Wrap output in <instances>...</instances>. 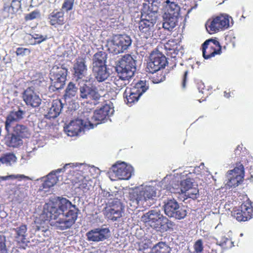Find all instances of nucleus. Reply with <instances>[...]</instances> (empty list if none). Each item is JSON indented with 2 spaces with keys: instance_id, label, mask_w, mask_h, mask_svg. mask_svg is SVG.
Instances as JSON below:
<instances>
[{
  "instance_id": "9b49d317",
  "label": "nucleus",
  "mask_w": 253,
  "mask_h": 253,
  "mask_svg": "<svg viewBox=\"0 0 253 253\" xmlns=\"http://www.w3.org/2000/svg\"><path fill=\"white\" fill-rule=\"evenodd\" d=\"M230 19L226 14H221L209 20L206 24V29L211 34L228 29L230 26Z\"/></svg>"
},
{
  "instance_id": "680f3d73",
  "label": "nucleus",
  "mask_w": 253,
  "mask_h": 253,
  "mask_svg": "<svg viewBox=\"0 0 253 253\" xmlns=\"http://www.w3.org/2000/svg\"><path fill=\"white\" fill-rule=\"evenodd\" d=\"M224 96H225V97H227V98H229V97H230V95L229 94V93H227V92H226V91H224Z\"/></svg>"
},
{
  "instance_id": "6e6552de",
  "label": "nucleus",
  "mask_w": 253,
  "mask_h": 253,
  "mask_svg": "<svg viewBox=\"0 0 253 253\" xmlns=\"http://www.w3.org/2000/svg\"><path fill=\"white\" fill-rule=\"evenodd\" d=\"M131 38L127 35H117L108 42V50L110 53L118 54L127 50L131 45Z\"/></svg>"
},
{
  "instance_id": "7ed1b4c3",
  "label": "nucleus",
  "mask_w": 253,
  "mask_h": 253,
  "mask_svg": "<svg viewBox=\"0 0 253 253\" xmlns=\"http://www.w3.org/2000/svg\"><path fill=\"white\" fill-rule=\"evenodd\" d=\"M79 117L71 121L64 127V130L68 136H74L79 135L84 129L93 128V124L89 120V113L87 111L81 112Z\"/></svg>"
},
{
  "instance_id": "052dcab7",
  "label": "nucleus",
  "mask_w": 253,
  "mask_h": 253,
  "mask_svg": "<svg viewBox=\"0 0 253 253\" xmlns=\"http://www.w3.org/2000/svg\"><path fill=\"white\" fill-rule=\"evenodd\" d=\"M205 85L204 84L200 83L198 85V89H199V92H201L202 93H203V89H204Z\"/></svg>"
},
{
  "instance_id": "f257e3e1",
  "label": "nucleus",
  "mask_w": 253,
  "mask_h": 253,
  "mask_svg": "<svg viewBox=\"0 0 253 253\" xmlns=\"http://www.w3.org/2000/svg\"><path fill=\"white\" fill-rule=\"evenodd\" d=\"M79 210L65 198H60L56 206L54 204L46 205L41 217L45 220H56L54 225L57 229H70L75 224Z\"/></svg>"
},
{
  "instance_id": "c03bdc74",
  "label": "nucleus",
  "mask_w": 253,
  "mask_h": 253,
  "mask_svg": "<svg viewBox=\"0 0 253 253\" xmlns=\"http://www.w3.org/2000/svg\"><path fill=\"white\" fill-rule=\"evenodd\" d=\"M91 187L90 183L86 179H83L78 184V188L84 192H87Z\"/></svg>"
},
{
  "instance_id": "ea45409f",
  "label": "nucleus",
  "mask_w": 253,
  "mask_h": 253,
  "mask_svg": "<svg viewBox=\"0 0 253 253\" xmlns=\"http://www.w3.org/2000/svg\"><path fill=\"white\" fill-rule=\"evenodd\" d=\"M182 194L187 198H191L193 200L197 199L199 196L198 185L194 184V187L187 190L186 191H185Z\"/></svg>"
},
{
  "instance_id": "6e6d98bb",
  "label": "nucleus",
  "mask_w": 253,
  "mask_h": 253,
  "mask_svg": "<svg viewBox=\"0 0 253 253\" xmlns=\"http://www.w3.org/2000/svg\"><path fill=\"white\" fill-rule=\"evenodd\" d=\"M99 194H100L102 196L105 198H109L111 196H113L112 194H110V192L108 190H105L101 189V192H100Z\"/></svg>"
},
{
  "instance_id": "cd10ccee",
  "label": "nucleus",
  "mask_w": 253,
  "mask_h": 253,
  "mask_svg": "<svg viewBox=\"0 0 253 253\" xmlns=\"http://www.w3.org/2000/svg\"><path fill=\"white\" fill-rule=\"evenodd\" d=\"M49 24L56 27L64 24V13L62 11L54 10L48 16Z\"/></svg>"
},
{
  "instance_id": "603ef678",
  "label": "nucleus",
  "mask_w": 253,
  "mask_h": 253,
  "mask_svg": "<svg viewBox=\"0 0 253 253\" xmlns=\"http://www.w3.org/2000/svg\"><path fill=\"white\" fill-rule=\"evenodd\" d=\"M32 38L36 41V43H35V44H40L42 42L44 41L47 39V36H43L39 34H34L32 35Z\"/></svg>"
},
{
  "instance_id": "f704fd0d",
  "label": "nucleus",
  "mask_w": 253,
  "mask_h": 253,
  "mask_svg": "<svg viewBox=\"0 0 253 253\" xmlns=\"http://www.w3.org/2000/svg\"><path fill=\"white\" fill-rule=\"evenodd\" d=\"M170 248L165 242H160L152 248L151 253H170Z\"/></svg>"
},
{
  "instance_id": "3c124183",
  "label": "nucleus",
  "mask_w": 253,
  "mask_h": 253,
  "mask_svg": "<svg viewBox=\"0 0 253 253\" xmlns=\"http://www.w3.org/2000/svg\"><path fill=\"white\" fill-rule=\"evenodd\" d=\"M165 80V76L162 73L160 74L157 73L156 77L154 76L152 78V81L154 84H158Z\"/></svg>"
},
{
  "instance_id": "9d476101",
  "label": "nucleus",
  "mask_w": 253,
  "mask_h": 253,
  "mask_svg": "<svg viewBox=\"0 0 253 253\" xmlns=\"http://www.w3.org/2000/svg\"><path fill=\"white\" fill-rule=\"evenodd\" d=\"M157 18L154 16L141 13V20L139 22V30L142 38L152 40L155 31L154 25Z\"/></svg>"
},
{
  "instance_id": "c9c22d12",
  "label": "nucleus",
  "mask_w": 253,
  "mask_h": 253,
  "mask_svg": "<svg viewBox=\"0 0 253 253\" xmlns=\"http://www.w3.org/2000/svg\"><path fill=\"white\" fill-rule=\"evenodd\" d=\"M136 91L129 88L128 92H127V89H126L124 94V97L126 99L125 101H126L127 103H132L137 101L140 96L137 93Z\"/></svg>"
},
{
  "instance_id": "f3484780",
  "label": "nucleus",
  "mask_w": 253,
  "mask_h": 253,
  "mask_svg": "<svg viewBox=\"0 0 253 253\" xmlns=\"http://www.w3.org/2000/svg\"><path fill=\"white\" fill-rule=\"evenodd\" d=\"M202 52L204 58L208 59L214 57L215 55L220 54L221 46L217 40L209 39L202 44Z\"/></svg>"
},
{
  "instance_id": "b1692460",
  "label": "nucleus",
  "mask_w": 253,
  "mask_h": 253,
  "mask_svg": "<svg viewBox=\"0 0 253 253\" xmlns=\"http://www.w3.org/2000/svg\"><path fill=\"white\" fill-rule=\"evenodd\" d=\"M11 127H9L6 131V134L4 137V143L9 147L17 148L23 144V141L18 135L14 134V132L10 131Z\"/></svg>"
},
{
  "instance_id": "338daca9",
  "label": "nucleus",
  "mask_w": 253,
  "mask_h": 253,
  "mask_svg": "<svg viewBox=\"0 0 253 253\" xmlns=\"http://www.w3.org/2000/svg\"><path fill=\"white\" fill-rule=\"evenodd\" d=\"M42 232H45V231H46V230H42Z\"/></svg>"
},
{
  "instance_id": "e433bc0d",
  "label": "nucleus",
  "mask_w": 253,
  "mask_h": 253,
  "mask_svg": "<svg viewBox=\"0 0 253 253\" xmlns=\"http://www.w3.org/2000/svg\"><path fill=\"white\" fill-rule=\"evenodd\" d=\"M123 77H125V76H123ZM131 78V77H128L126 78H123L121 75L118 74L117 78H115L114 81V84L116 86L117 89L120 90L124 87L126 86L129 83V80Z\"/></svg>"
},
{
  "instance_id": "69168bd1",
  "label": "nucleus",
  "mask_w": 253,
  "mask_h": 253,
  "mask_svg": "<svg viewBox=\"0 0 253 253\" xmlns=\"http://www.w3.org/2000/svg\"><path fill=\"white\" fill-rule=\"evenodd\" d=\"M238 148H237V149L236 150V153L238 152Z\"/></svg>"
},
{
  "instance_id": "774afa93",
  "label": "nucleus",
  "mask_w": 253,
  "mask_h": 253,
  "mask_svg": "<svg viewBox=\"0 0 253 253\" xmlns=\"http://www.w3.org/2000/svg\"><path fill=\"white\" fill-rule=\"evenodd\" d=\"M243 235V234L242 233H241V234H240V236H242Z\"/></svg>"
},
{
  "instance_id": "4468645a",
  "label": "nucleus",
  "mask_w": 253,
  "mask_h": 253,
  "mask_svg": "<svg viewBox=\"0 0 253 253\" xmlns=\"http://www.w3.org/2000/svg\"><path fill=\"white\" fill-rule=\"evenodd\" d=\"M85 236L88 242L98 243L108 239L111 236V231L108 227L103 225L89 230Z\"/></svg>"
},
{
  "instance_id": "bb28decb",
  "label": "nucleus",
  "mask_w": 253,
  "mask_h": 253,
  "mask_svg": "<svg viewBox=\"0 0 253 253\" xmlns=\"http://www.w3.org/2000/svg\"><path fill=\"white\" fill-rule=\"evenodd\" d=\"M12 131L22 140L31 136V130L28 126L22 124H16L12 126Z\"/></svg>"
},
{
  "instance_id": "6ab92c4d",
  "label": "nucleus",
  "mask_w": 253,
  "mask_h": 253,
  "mask_svg": "<svg viewBox=\"0 0 253 253\" xmlns=\"http://www.w3.org/2000/svg\"><path fill=\"white\" fill-rule=\"evenodd\" d=\"M74 77L76 81L79 82L85 80L87 78H92L91 75H88L87 68L85 61L83 58L77 59L74 64Z\"/></svg>"
},
{
  "instance_id": "0e129e2a",
  "label": "nucleus",
  "mask_w": 253,
  "mask_h": 253,
  "mask_svg": "<svg viewBox=\"0 0 253 253\" xmlns=\"http://www.w3.org/2000/svg\"><path fill=\"white\" fill-rule=\"evenodd\" d=\"M212 50H210V49L208 50V49H207L206 54H209V53L212 52Z\"/></svg>"
},
{
  "instance_id": "de8ad7c7",
  "label": "nucleus",
  "mask_w": 253,
  "mask_h": 253,
  "mask_svg": "<svg viewBox=\"0 0 253 253\" xmlns=\"http://www.w3.org/2000/svg\"><path fill=\"white\" fill-rule=\"evenodd\" d=\"M40 15V13L39 10H34L30 13L27 14L25 16V19L26 21L32 20L37 18Z\"/></svg>"
},
{
  "instance_id": "393cba45",
  "label": "nucleus",
  "mask_w": 253,
  "mask_h": 253,
  "mask_svg": "<svg viewBox=\"0 0 253 253\" xmlns=\"http://www.w3.org/2000/svg\"><path fill=\"white\" fill-rule=\"evenodd\" d=\"M194 184H196L193 182V179L187 178L181 181L180 185L175 184V186H172L169 188V191L171 193L182 194L194 187Z\"/></svg>"
},
{
  "instance_id": "bf43d9fd",
  "label": "nucleus",
  "mask_w": 253,
  "mask_h": 253,
  "mask_svg": "<svg viewBox=\"0 0 253 253\" xmlns=\"http://www.w3.org/2000/svg\"><path fill=\"white\" fill-rule=\"evenodd\" d=\"M188 74V71H186L184 73L183 79V82H182V87L183 88L185 87V84H186V78Z\"/></svg>"
},
{
  "instance_id": "7c9ffc66",
  "label": "nucleus",
  "mask_w": 253,
  "mask_h": 253,
  "mask_svg": "<svg viewBox=\"0 0 253 253\" xmlns=\"http://www.w3.org/2000/svg\"><path fill=\"white\" fill-rule=\"evenodd\" d=\"M78 87L72 82L68 84L64 95L66 101L70 102L71 100L78 98Z\"/></svg>"
},
{
  "instance_id": "2eb2a0df",
  "label": "nucleus",
  "mask_w": 253,
  "mask_h": 253,
  "mask_svg": "<svg viewBox=\"0 0 253 253\" xmlns=\"http://www.w3.org/2000/svg\"><path fill=\"white\" fill-rule=\"evenodd\" d=\"M113 110L108 105H104L99 109L96 110L93 114L89 112V120L93 124V127L97 125L104 123L113 114Z\"/></svg>"
},
{
  "instance_id": "4d7b16f0",
  "label": "nucleus",
  "mask_w": 253,
  "mask_h": 253,
  "mask_svg": "<svg viewBox=\"0 0 253 253\" xmlns=\"http://www.w3.org/2000/svg\"><path fill=\"white\" fill-rule=\"evenodd\" d=\"M227 243H230V244H232L233 242L231 241L229 239H228L227 238H223L221 241V246H224L226 245Z\"/></svg>"
},
{
  "instance_id": "8fccbe9b",
  "label": "nucleus",
  "mask_w": 253,
  "mask_h": 253,
  "mask_svg": "<svg viewBox=\"0 0 253 253\" xmlns=\"http://www.w3.org/2000/svg\"><path fill=\"white\" fill-rule=\"evenodd\" d=\"M74 1L75 0H65L62 7V9H65L67 11L71 10L73 8Z\"/></svg>"
},
{
  "instance_id": "ddd939ff",
  "label": "nucleus",
  "mask_w": 253,
  "mask_h": 253,
  "mask_svg": "<svg viewBox=\"0 0 253 253\" xmlns=\"http://www.w3.org/2000/svg\"><path fill=\"white\" fill-rule=\"evenodd\" d=\"M244 175L243 165L240 163L237 164L234 169L227 172L226 185L229 187L237 186L243 181Z\"/></svg>"
},
{
  "instance_id": "423d86ee",
  "label": "nucleus",
  "mask_w": 253,
  "mask_h": 253,
  "mask_svg": "<svg viewBox=\"0 0 253 253\" xmlns=\"http://www.w3.org/2000/svg\"><path fill=\"white\" fill-rule=\"evenodd\" d=\"M164 203V212L168 217L180 220L186 216V207L179 204L174 199H168L165 200Z\"/></svg>"
},
{
  "instance_id": "473e14b6",
  "label": "nucleus",
  "mask_w": 253,
  "mask_h": 253,
  "mask_svg": "<svg viewBox=\"0 0 253 253\" xmlns=\"http://www.w3.org/2000/svg\"><path fill=\"white\" fill-rule=\"evenodd\" d=\"M164 3H165V6L167 9L164 14H170L171 15L179 17L180 7L177 3L170 1L169 0H166Z\"/></svg>"
},
{
  "instance_id": "5701e85b",
  "label": "nucleus",
  "mask_w": 253,
  "mask_h": 253,
  "mask_svg": "<svg viewBox=\"0 0 253 253\" xmlns=\"http://www.w3.org/2000/svg\"><path fill=\"white\" fill-rule=\"evenodd\" d=\"M148 3H144L141 13L148 15L149 16H154L157 18V13L160 4L159 0H144Z\"/></svg>"
},
{
  "instance_id": "c85d7f7f",
  "label": "nucleus",
  "mask_w": 253,
  "mask_h": 253,
  "mask_svg": "<svg viewBox=\"0 0 253 253\" xmlns=\"http://www.w3.org/2000/svg\"><path fill=\"white\" fill-rule=\"evenodd\" d=\"M163 18V27L166 30L171 31L177 24L179 17L171 15L170 14H164Z\"/></svg>"
},
{
  "instance_id": "09e8293b",
  "label": "nucleus",
  "mask_w": 253,
  "mask_h": 253,
  "mask_svg": "<svg viewBox=\"0 0 253 253\" xmlns=\"http://www.w3.org/2000/svg\"><path fill=\"white\" fill-rule=\"evenodd\" d=\"M0 253H7L5 245V237L2 235H0Z\"/></svg>"
},
{
  "instance_id": "aec40b11",
  "label": "nucleus",
  "mask_w": 253,
  "mask_h": 253,
  "mask_svg": "<svg viewBox=\"0 0 253 253\" xmlns=\"http://www.w3.org/2000/svg\"><path fill=\"white\" fill-rule=\"evenodd\" d=\"M26 111L19 107L10 111L6 118L5 122V129L8 130L9 127H11L15 123L18 122L25 117Z\"/></svg>"
},
{
  "instance_id": "79ce46f5",
  "label": "nucleus",
  "mask_w": 253,
  "mask_h": 253,
  "mask_svg": "<svg viewBox=\"0 0 253 253\" xmlns=\"http://www.w3.org/2000/svg\"><path fill=\"white\" fill-rule=\"evenodd\" d=\"M106 207L121 210H123L124 209V206L122 205L120 200L118 199H112L111 198L106 204Z\"/></svg>"
},
{
  "instance_id": "a18cd8bd",
  "label": "nucleus",
  "mask_w": 253,
  "mask_h": 253,
  "mask_svg": "<svg viewBox=\"0 0 253 253\" xmlns=\"http://www.w3.org/2000/svg\"><path fill=\"white\" fill-rule=\"evenodd\" d=\"M194 252L196 253H201L203 251V242L202 239L197 240L193 246Z\"/></svg>"
},
{
  "instance_id": "1a4fd4ad",
  "label": "nucleus",
  "mask_w": 253,
  "mask_h": 253,
  "mask_svg": "<svg viewBox=\"0 0 253 253\" xmlns=\"http://www.w3.org/2000/svg\"><path fill=\"white\" fill-rule=\"evenodd\" d=\"M141 220L146 225L157 230L162 229L169 221L168 219L161 213L159 210L149 211L142 216Z\"/></svg>"
},
{
  "instance_id": "a211bd4d",
  "label": "nucleus",
  "mask_w": 253,
  "mask_h": 253,
  "mask_svg": "<svg viewBox=\"0 0 253 253\" xmlns=\"http://www.w3.org/2000/svg\"><path fill=\"white\" fill-rule=\"evenodd\" d=\"M133 168L124 162L114 165L111 169V172L120 179L128 180L133 173Z\"/></svg>"
},
{
  "instance_id": "0eeeda50",
  "label": "nucleus",
  "mask_w": 253,
  "mask_h": 253,
  "mask_svg": "<svg viewBox=\"0 0 253 253\" xmlns=\"http://www.w3.org/2000/svg\"><path fill=\"white\" fill-rule=\"evenodd\" d=\"M136 60L130 54L125 55L118 60L116 65L117 74L121 75V77L125 76V78L127 77L132 78L136 70Z\"/></svg>"
},
{
  "instance_id": "a878e982",
  "label": "nucleus",
  "mask_w": 253,
  "mask_h": 253,
  "mask_svg": "<svg viewBox=\"0 0 253 253\" xmlns=\"http://www.w3.org/2000/svg\"><path fill=\"white\" fill-rule=\"evenodd\" d=\"M93 75L98 82L106 80L110 76V73L106 66L92 68Z\"/></svg>"
},
{
  "instance_id": "dca6fc26",
  "label": "nucleus",
  "mask_w": 253,
  "mask_h": 253,
  "mask_svg": "<svg viewBox=\"0 0 253 253\" xmlns=\"http://www.w3.org/2000/svg\"><path fill=\"white\" fill-rule=\"evenodd\" d=\"M78 166H82V164L78 163H68L64 165L63 168L58 169L55 170H53L47 175L45 178H42L43 183L42 187L43 189L49 188L54 186L58 181L59 180V177L57 176L56 173L65 171V169L69 168L77 167Z\"/></svg>"
},
{
  "instance_id": "13d9d810",
  "label": "nucleus",
  "mask_w": 253,
  "mask_h": 253,
  "mask_svg": "<svg viewBox=\"0 0 253 253\" xmlns=\"http://www.w3.org/2000/svg\"><path fill=\"white\" fill-rule=\"evenodd\" d=\"M80 202V198L79 197H76L74 198V200H73V203H72V202H71V204L72 205H75L76 206V208H77L78 209V208H77V205H76V204H79Z\"/></svg>"
},
{
  "instance_id": "2f4dec72",
  "label": "nucleus",
  "mask_w": 253,
  "mask_h": 253,
  "mask_svg": "<svg viewBox=\"0 0 253 253\" xmlns=\"http://www.w3.org/2000/svg\"><path fill=\"white\" fill-rule=\"evenodd\" d=\"M107 56V53L102 51L96 53L93 57L92 68L106 66Z\"/></svg>"
},
{
  "instance_id": "5fc2aeb1",
  "label": "nucleus",
  "mask_w": 253,
  "mask_h": 253,
  "mask_svg": "<svg viewBox=\"0 0 253 253\" xmlns=\"http://www.w3.org/2000/svg\"><path fill=\"white\" fill-rule=\"evenodd\" d=\"M27 52H29L30 51L28 48H24L22 47H18L16 49V53L17 55L23 56Z\"/></svg>"
},
{
  "instance_id": "4be33fe9",
  "label": "nucleus",
  "mask_w": 253,
  "mask_h": 253,
  "mask_svg": "<svg viewBox=\"0 0 253 253\" xmlns=\"http://www.w3.org/2000/svg\"><path fill=\"white\" fill-rule=\"evenodd\" d=\"M241 211L233 213V216L239 221H245L251 219L253 215V208L251 203H244L241 206Z\"/></svg>"
},
{
  "instance_id": "412c9836",
  "label": "nucleus",
  "mask_w": 253,
  "mask_h": 253,
  "mask_svg": "<svg viewBox=\"0 0 253 253\" xmlns=\"http://www.w3.org/2000/svg\"><path fill=\"white\" fill-rule=\"evenodd\" d=\"M23 98L27 105L33 108L38 107L41 104V99L32 87H28L24 91Z\"/></svg>"
},
{
  "instance_id": "37998d69",
  "label": "nucleus",
  "mask_w": 253,
  "mask_h": 253,
  "mask_svg": "<svg viewBox=\"0 0 253 253\" xmlns=\"http://www.w3.org/2000/svg\"><path fill=\"white\" fill-rule=\"evenodd\" d=\"M18 179L19 180L22 179L32 180V179L24 174H11L6 176H0V180H8L10 179Z\"/></svg>"
},
{
  "instance_id": "c756f323",
  "label": "nucleus",
  "mask_w": 253,
  "mask_h": 253,
  "mask_svg": "<svg viewBox=\"0 0 253 253\" xmlns=\"http://www.w3.org/2000/svg\"><path fill=\"white\" fill-rule=\"evenodd\" d=\"M62 108V104L59 100H54L52 103L48 112L45 115L46 118L48 119H54L58 116Z\"/></svg>"
},
{
  "instance_id": "864d4df0",
  "label": "nucleus",
  "mask_w": 253,
  "mask_h": 253,
  "mask_svg": "<svg viewBox=\"0 0 253 253\" xmlns=\"http://www.w3.org/2000/svg\"><path fill=\"white\" fill-rule=\"evenodd\" d=\"M10 5L17 12L21 7V0H12Z\"/></svg>"
},
{
  "instance_id": "58836bf2",
  "label": "nucleus",
  "mask_w": 253,
  "mask_h": 253,
  "mask_svg": "<svg viewBox=\"0 0 253 253\" xmlns=\"http://www.w3.org/2000/svg\"><path fill=\"white\" fill-rule=\"evenodd\" d=\"M16 233V238H21V242L25 243L26 242V232L27 231V226L26 225H21L19 227L14 229Z\"/></svg>"
},
{
  "instance_id": "20e7f679",
  "label": "nucleus",
  "mask_w": 253,
  "mask_h": 253,
  "mask_svg": "<svg viewBox=\"0 0 253 253\" xmlns=\"http://www.w3.org/2000/svg\"><path fill=\"white\" fill-rule=\"evenodd\" d=\"M67 74L68 68L65 65H59L53 66L50 71V91L54 92L62 89L65 84Z\"/></svg>"
},
{
  "instance_id": "39448f33",
  "label": "nucleus",
  "mask_w": 253,
  "mask_h": 253,
  "mask_svg": "<svg viewBox=\"0 0 253 253\" xmlns=\"http://www.w3.org/2000/svg\"><path fill=\"white\" fill-rule=\"evenodd\" d=\"M93 82L92 78H87L85 80L79 82V96L82 99L93 100V103L96 104L101 96Z\"/></svg>"
},
{
  "instance_id": "f8f14e48",
  "label": "nucleus",
  "mask_w": 253,
  "mask_h": 253,
  "mask_svg": "<svg viewBox=\"0 0 253 253\" xmlns=\"http://www.w3.org/2000/svg\"><path fill=\"white\" fill-rule=\"evenodd\" d=\"M167 63L166 56L158 51H153L150 55V61L147 63L146 71L154 74L164 68Z\"/></svg>"
},
{
  "instance_id": "e2e57ef3",
  "label": "nucleus",
  "mask_w": 253,
  "mask_h": 253,
  "mask_svg": "<svg viewBox=\"0 0 253 253\" xmlns=\"http://www.w3.org/2000/svg\"><path fill=\"white\" fill-rule=\"evenodd\" d=\"M251 170H253V171H252L251 172V178H253V167H251Z\"/></svg>"
},
{
  "instance_id": "f03ea898",
  "label": "nucleus",
  "mask_w": 253,
  "mask_h": 253,
  "mask_svg": "<svg viewBox=\"0 0 253 253\" xmlns=\"http://www.w3.org/2000/svg\"><path fill=\"white\" fill-rule=\"evenodd\" d=\"M160 196V190L156 186L142 185L129 193L130 206L150 207Z\"/></svg>"
},
{
  "instance_id": "72a5a7b5",
  "label": "nucleus",
  "mask_w": 253,
  "mask_h": 253,
  "mask_svg": "<svg viewBox=\"0 0 253 253\" xmlns=\"http://www.w3.org/2000/svg\"><path fill=\"white\" fill-rule=\"evenodd\" d=\"M105 210L108 218L113 221H117L122 216L123 210L111 209L110 207H106Z\"/></svg>"
},
{
  "instance_id": "4c0bfd02",
  "label": "nucleus",
  "mask_w": 253,
  "mask_h": 253,
  "mask_svg": "<svg viewBox=\"0 0 253 253\" xmlns=\"http://www.w3.org/2000/svg\"><path fill=\"white\" fill-rule=\"evenodd\" d=\"M148 84L146 81H140L136 83L131 89L137 91V93L141 96L148 90Z\"/></svg>"
},
{
  "instance_id": "49530a36",
  "label": "nucleus",
  "mask_w": 253,
  "mask_h": 253,
  "mask_svg": "<svg viewBox=\"0 0 253 253\" xmlns=\"http://www.w3.org/2000/svg\"><path fill=\"white\" fill-rule=\"evenodd\" d=\"M3 9V12L7 13V14L5 15L7 17L11 16L12 18L13 15L16 13L12 7L9 4H4Z\"/></svg>"
},
{
  "instance_id": "a19ab883",
  "label": "nucleus",
  "mask_w": 253,
  "mask_h": 253,
  "mask_svg": "<svg viewBox=\"0 0 253 253\" xmlns=\"http://www.w3.org/2000/svg\"><path fill=\"white\" fill-rule=\"evenodd\" d=\"M16 160V158L13 154L7 153L0 158V163L5 164L6 166H10L15 163Z\"/></svg>"
}]
</instances>
